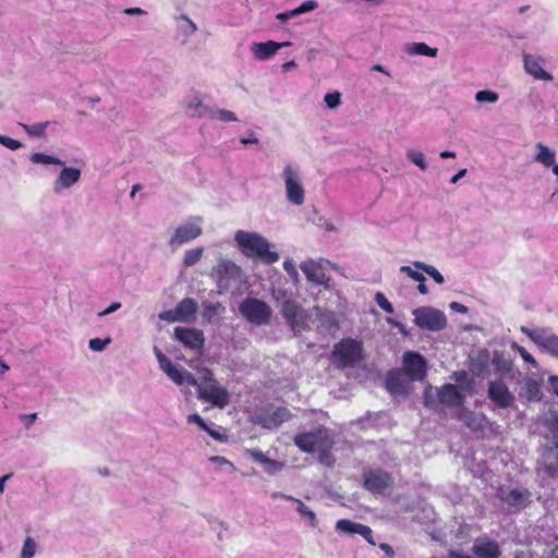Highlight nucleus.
Returning a JSON list of instances; mask_svg holds the SVG:
<instances>
[{"label": "nucleus", "instance_id": "nucleus-45", "mask_svg": "<svg viewBox=\"0 0 558 558\" xmlns=\"http://www.w3.org/2000/svg\"><path fill=\"white\" fill-rule=\"evenodd\" d=\"M187 423L197 424L203 430H206L213 438L219 439L220 435L208 426V424L198 414H191L187 416Z\"/></svg>", "mask_w": 558, "mask_h": 558}, {"label": "nucleus", "instance_id": "nucleus-8", "mask_svg": "<svg viewBox=\"0 0 558 558\" xmlns=\"http://www.w3.org/2000/svg\"><path fill=\"white\" fill-rule=\"evenodd\" d=\"M282 179L287 199L295 206H301L305 201V190L299 169L292 165H287L282 170Z\"/></svg>", "mask_w": 558, "mask_h": 558}, {"label": "nucleus", "instance_id": "nucleus-18", "mask_svg": "<svg viewBox=\"0 0 558 558\" xmlns=\"http://www.w3.org/2000/svg\"><path fill=\"white\" fill-rule=\"evenodd\" d=\"M403 366L412 380H422L425 377L426 363L421 354L407 352L403 356Z\"/></svg>", "mask_w": 558, "mask_h": 558}, {"label": "nucleus", "instance_id": "nucleus-41", "mask_svg": "<svg viewBox=\"0 0 558 558\" xmlns=\"http://www.w3.org/2000/svg\"><path fill=\"white\" fill-rule=\"evenodd\" d=\"M203 254H204L203 247H194V248L187 250L183 256V260H182L183 266L187 268V267H192V266L196 265L202 259Z\"/></svg>", "mask_w": 558, "mask_h": 558}, {"label": "nucleus", "instance_id": "nucleus-22", "mask_svg": "<svg viewBox=\"0 0 558 558\" xmlns=\"http://www.w3.org/2000/svg\"><path fill=\"white\" fill-rule=\"evenodd\" d=\"M541 464L547 474L551 476L558 474V441H553L551 446L543 449Z\"/></svg>", "mask_w": 558, "mask_h": 558}, {"label": "nucleus", "instance_id": "nucleus-17", "mask_svg": "<svg viewBox=\"0 0 558 558\" xmlns=\"http://www.w3.org/2000/svg\"><path fill=\"white\" fill-rule=\"evenodd\" d=\"M174 337L190 350L201 351L205 343L203 331L195 328L175 327Z\"/></svg>", "mask_w": 558, "mask_h": 558}, {"label": "nucleus", "instance_id": "nucleus-16", "mask_svg": "<svg viewBox=\"0 0 558 558\" xmlns=\"http://www.w3.org/2000/svg\"><path fill=\"white\" fill-rule=\"evenodd\" d=\"M487 396L489 400L500 409L510 408L515 399L508 387L500 380H493L489 383Z\"/></svg>", "mask_w": 558, "mask_h": 558}, {"label": "nucleus", "instance_id": "nucleus-40", "mask_svg": "<svg viewBox=\"0 0 558 558\" xmlns=\"http://www.w3.org/2000/svg\"><path fill=\"white\" fill-rule=\"evenodd\" d=\"M208 119L217 120L220 122H234L238 121L236 114L228 109L211 108V112Z\"/></svg>", "mask_w": 558, "mask_h": 558}, {"label": "nucleus", "instance_id": "nucleus-50", "mask_svg": "<svg viewBox=\"0 0 558 558\" xmlns=\"http://www.w3.org/2000/svg\"><path fill=\"white\" fill-rule=\"evenodd\" d=\"M375 301L377 305L385 311L386 313H393V306L392 304L387 300V298L381 292H377L375 294Z\"/></svg>", "mask_w": 558, "mask_h": 558}, {"label": "nucleus", "instance_id": "nucleus-56", "mask_svg": "<svg viewBox=\"0 0 558 558\" xmlns=\"http://www.w3.org/2000/svg\"><path fill=\"white\" fill-rule=\"evenodd\" d=\"M264 466L267 473L274 474L282 469V463L268 459V462Z\"/></svg>", "mask_w": 558, "mask_h": 558}, {"label": "nucleus", "instance_id": "nucleus-3", "mask_svg": "<svg viewBox=\"0 0 558 558\" xmlns=\"http://www.w3.org/2000/svg\"><path fill=\"white\" fill-rule=\"evenodd\" d=\"M204 220L201 216H191L179 223L168 240L169 246L174 251L203 234Z\"/></svg>", "mask_w": 558, "mask_h": 558}, {"label": "nucleus", "instance_id": "nucleus-49", "mask_svg": "<svg viewBox=\"0 0 558 558\" xmlns=\"http://www.w3.org/2000/svg\"><path fill=\"white\" fill-rule=\"evenodd\" d=\"M110 342H111L110 338H106V339L93 338L89 340L88 347L92 351L101 352L108 347V344Z\"/></svg>", "mask_w": 558, "mask_h": 558}, {"label": "nucleus", "instance_id": "nucleus-63", "mask_svg": "<svg viewBox=\"0 0 558 558\" xmlns=\"http://www.w3.org/2000/svg\"><path fill=\"white\" fill-rule=\"evenodd\" d=\"M218 308H219V304H211V303L205 304L204 305L205 315L208 317H211L213 315H215L217 313Z\"/></svg>", "mask_w": 558, "mask_h": 558}, {"label": "nucleus", "instance_id": "nucleus-19", "mask_svg": "<svg viewBox=\"0 0 558 558\" xmlns=\"http://www.w3.org/2000/svg\"><path fill=\"white\" fill-rule=\"evenodd\" d=\"M81 170L75 167H65L62 166L61 171L59 172V175L53 182V191L56 193H61L64 190H69L72 187L75 183H77L81 179Z\"/></svg>", "mask_w": 558, "mask_h": 558}, {"label": "nucleus", "instance_id": "nucleus-2", "mask_svg": "<svg viewBox=\"0 0 558 558\" xmlns=\"http://www.w3.org/2000/svg\"><path fill=\"white\" fill-rule=\"evenodd\" d=\"M234 241L241 253L246 257L259 258L268 264L276 263L279 259V254L269 250V242L259 233L238 230L234 234Z\"/></svg>", "mask_w": 558, "mask_h": 558}, {"label": "nucleus", "instance_id": "nucleus-64", "mask_svg": "<svg viewBox=\"0 0 558 558\" xmlns=\"http://www.w3.org/2000/svg\"><path fill=\"white\" fill-rule=\"evenodd\" d=\"M210 461L219 463L221 465L222 464L228 465L230 468V470H232V471L234 470V465L229 460H227L225 457L215 456V457L210 458Z\"/></svg>", "mask_w": 558, "mask_h": 558}, {"label": "nucleus", "instance_id": "nucleus-24", "mask_svg": "<svg viewBox=\"0 0 558 558\" xmlns=\"http://www.w3.org/2000/svg\"><path fill=\"white\" fill-rule=\"evenodd\" d=\"M473 551L478 558H499L501 554L498 543L488 538L476 539Z\"/></svg>", "mask_w": 558, "mask_h": 558}, {"label": "nucleus", "instance_id": "nucleus-29", "mask_svg": "<svg viewBox=\"0 0 558 558\" xmlns=\"http://www.w3.org/2000/svg\"><path fill=\"white\" fill-rule=\"evenodd\" d=\"M175 307L178 310L181 323H191L195 319L198 305L194 299L185 298L179 302Z\"/></svg>", "mask_w": 558, "mask_h": 558}, {"label": "nucleus", "instance_id": "nucleus-30", "mask_svg": "<svg viewBox=\"0 0 558 558\" xmlns=\"http://www.w3.org/2000/svg\"><path fill=\"white\" fill-rule=\"evenodd\" d=\"M167 376L177 385L182 386L187 384L190 386L196 387L198 386L197 379L186 371L184 367L180 365H174L172 369L167 374Z\"/></svg>", "mask_w": 558, "mask_h": 558}, {"label": "nucleus", "instance_id": "nucleus-35", "mask_svg": "<svg viewBox=\"0 0 558 558\" xmlns=\"http://www.w3.org/2000/svg\"><path fill=\"white\" fill-rule=\"evenodd\" d=\"M407 51L410 54L426 56V57H430V58L437 57V53H438L437 48H432L428 45H426L425 43L410 44L407 47Z\"/></svg>", "mask_w": 558, "mask_h": 558}, {"label": "nucleus", "instance_id": "nucleus-27", "mask_svg": "<svg viewBox=\"0 0 558 558\" xmlns=\"http://www.w3.org/2000/svg\"><path fill=\"white\" fill-rule=\"evenodd\" d=\"M216 272L221 286L223 280L238 279L241 275V269L229 259H220L216 266Z\"/></svg>", "mask_w": 558, "mask_h": 558}, {"label": "nucleus", "instance_id": "nucleus-5", "mask_svg": "<svg viewBox=\"0 0 558 558\" xmlns=\"http://www.w3.org/2000/svg\"><path fill=\"white\" fill-rule=\"evenodd\" d=\"M363 357V345L360 341L345 338L338 342L332 351V360L340 368L355 366Z\"/></svg>", "mask_w": 558, "mask_h": 558}, {"label": "nucleus", "instance_id": "nucleus-51", "mask_svg": "<svg viewBox=\"0 0 558 558\" xmlns=\"http://www.w3.org/2000/svg\"><path fill=\"white\" fill-rule=\"evenodd\" d=\"M513 348L519 352L524 362H526L534 368L538 366V363L534 359V356L531 353H529L523 347L514 343Z\"/></svg>", "mask_w": 558, "mask_h": 558}, {"label": "nucleus", "instance_id": "nucleus-42", "mask_svg": "<svg viewBox=\"0 0 558 558\" xmlns=\"http://www.w3.org/2000/svg\"><path fill=\"white\" fill-rule=\"evenodd\" d=\"M551 441H558V412L550 411L545 421Z\"/></svg>", "mask_w": 558, "mask_h": 558}, {"label": "nucleus", "instance_id": "nucleus-37", "mask_svg": "<svg viewBox=\"0 0 558 558\" xmlns=\"http://www.w3.org/2000/svg\"><path fill=\"white\" fill-rule=\"evenodd\" d=\"M386 387L391 393H402L404 386L401 383V374L399 372H390L386 379Z\"/></svg>", "mask_w": 558, "mask_h": 558}, {"label": "nucleus", "instance_id": "nucleus-14", "mask_svg": "<svg viewBox=\"0 0 558 558\" xmlns=\"http://www.w3.org/2000/svg\"><path fill=\"white\" fill-rule=\"evenodd\" d=\"M281 314L294 333L301 332L306 325V313L301 305L291 299L283 301Z\"/></svg>", "mask_w": 558, "mask_h": 558}, {"label": "nucleus", "instance_id": "nucleus-34", "mask_svg": "<svg viewBox=\"0 0 558 558\" xmlns=\"http://www.w3.org/2000/svg\"><path fill=\"white\" fill-rule=\"evenodd\" d=\"M538 151L535 156V160L542 163L546 168H554L556 163V154L554 150L549 149L547 146L543 144L537 145Z\"/></svg>", "mask_w": 558, "mask_h": 558}, {"label": "nucleus", "instance_id": "nucleus-48", "mask_svg": "<svg viewBox=\"0 0 558 558\" xmlns=\"http://www.w3.org/2000/svg\"><path fill=\"white\" fill-rule=\"evenodd\" d=\"M324 101L329 109H336L341 104V94L339 92L327 93Z\"/></svg>", "mask_w": 558, "mask_h": 558}, {"label": "nucleus", "instance_id": "nucleus-23", "mask_svg": "<svg viewBox=\"0 0 558 558\" xmlns=\"http://www.w3.org/2000/svg\"><path fill=\"white\" fill-rule=\"evenodd\" d=\"M291 43H276L272 40L266 43H254L252 45V52L257 60L264 61L274 56L280 48L290 46Z\"/></svg>", "mask_w": 558, "mask_h": 558}, {"label": "nucleus", "instance_id": "nucleus-58", "mask_svg": "<svg viewBox=\"0 0 558 558\" xmlns=\"http://www.w3.org/2000/svg\"><path fill=\"white\" fill-rule=\"evenodd\" d=\"M159 366L161 371L167 375L172 367L175 365L173 364L166 355L162 356L160 360H158Z\"/></svg>", "mask_w": 558, "mask_h": 558}, {"label": "nucleus", "instance_id": "nucleus-20", "mask_svg": "<svg viewBox=\"0 0 558 558\" xmlns=\"http://www.w3.org/2000/svg\"><path fill=\"white\" fill-rule=\"evenodd\" d=\"M336 530L341 533L347 534H359L363 536L371 545H375V542L373 539V532L372 529L367 525L353 522L348 519H341L338 520L336 523Z\"/></svg>", "mask_w": 558, "mask_h": 558}, {"label": "nucleus", "instance_id": "nucleus-1", "mask_svg": "<svg viewBox=\"0 0 558 558\" xmlns=\"http://www.w3.org/2000/svg\"><path fill=\"white\" fill-rule=\"evenodd\" d=\"M294 444L303 452L316 453L319 461L327 465H331L335 461L330 454L333 439L327 428H316L314 430L300 433L294 437Z\"/></svg>", "mask_w": 558, "mask_h": 558}, {"label": "nucleus", "instance_id": "nucleus-31", "mask_svg": "<svg viewBox=\"0 0 558 558\" xmlns=\"http://www.w3.org/2000/svg\"><path fill=\"white\" fill-rule=\"evenodd\" d=\"M490 364L499 376H505L512 371V362L498 351H495L493 357H490Z\"/></svg>", "mask_w": 558, "mask_h": 558}, {"label": "nucleus", "instance_id": "nucleus-39", "mask_svg": "<svg viewBox=\"0 0 558 558\" xmlns=\"http://www.w3.org/2000/svg\"><path fill=\"white\" fill-rule=\"evenodd\" d=\"M29 160L33 163L56 165V166H64L65 165V161H63L62 159H60L56 156L47 155V154H43V153H34L31 156Z\"/></svg>", "mask_w": 558, "mask_h": 558}, {"label": "nucleus", "instance_id": "nucleus-57", "mask_svg": "<svg viewBox=\"0 0 558 558\" xmlns=\"http://www.w3.org/2000/svg\"><path fill=\"white\" fill-rule=\"evenodd\" d=\"M250 456L254 459V461L265 465L267 462H268V459L264 452L259 451V450H256V449H252L248 451Z\"/></svg>", "mask_w": 558, "mask_h": 558}, {"label": "nucleus", "instance_id": "nucleus-46", "mask_svg": "<svg viewBox=\"0 0 558 558\" xmlns=\"http://www.w3.org/2000/svg\"><path fill=\"white\" fill-rule=\"evenodd\" d=\"M499 99V95L496 92L484 89L478 90L475 94V100L477 102L495 104Z\"/></svg>", "mask_w": 558, "mask_h": 558}, {"label": "nucleus", "instance_id": "nucleus-38", "mask_svg": "<svg viewBox=\"0 0 558 558\" xmlns=\"http://www.w3.org/2000/svg\"><path fill=\"white\" fill-rule=\"evenodd\" d=\"M413 266L416 269L422 270L426 275L432 277L435 280V282H437L438 284H442L445 282L444 276L433 265H428V264H425L423 262H417L416 260V262H413Z\"/></svg>", "mask_w": 558, "mask_h": 558}, {"label": "nucleus", "instance_id": "nucleus-55", "mask_svg": "<svg viewBox=\"0 0 558 558\" xmlns=\"http://www.w3.org/2000/svg\"><path fill=\"white\" fill-rule=\"evenodd\" d=\"M283 268L291 278H293L294 280H298L299 272H298L296 267L292 260H290V259L284 260Z\"/></svg>", "mask_w": 558, "mask_h": 558}, {"label": "nucleus", "instance_id": "nucleus-4", "mask_svg": "<svg viewBox=\"0 0 558 558\" xmlns=\"http://www.w3.org/2000/svg\"><path fill=\"white\" fill-rule=\"evenodd\" d=\"M524 333L542 352L558 360V335L550 327H521Z\"/></svg>", "mask_w": 558, "mask_h": 558}, {"label": "nucleus", "instance_id": "nucleus-11", "mask_svg": "<svg viewBox=\"0 0 558 558\" xmlns=\"http://www.w3.org/2000/svg\"><path fill=\"white\" fill-rule=\"evenodd\" d=\"M392 485V476L381 469H368L363 472V486L372 494L383 495Z\"/></svg>", "mask_w": 558, "mask_h": 558}, {"label": "nucleus", "instance_id": "nucleus-15", "mask_svg": "<svg viewBox=\"0 0 558 558\" xmlns=\"http://www.w3.org/2000/svg\"><path fill=\"white\" fill-rule=\"evenodd\" d=\"M524 71L537 81L551 82L554 76L544 69L546 59L538 53L522 52Z\"/></svg>", "mask_w": 558, "mask_h": 558}, {"label": "nucleus", "instance_id": "nucleus-28", "mask_svg": "<svg viewBox=\"0 0 558 558\" xmlns=\"http://www.w3.org/2000/svg\"><path fill=\"white\" fill-rule=\"evenodd\" d=\"M500 498L509 507L522 508L527 501L529 493L524 489L514 488L508 492H501Z\"/></svg>", "mask_w": 558, "mask_h": 558}, {"label": "nucleus", "instance_id": "nucleus-44", "mask_svg": "<svg viewBox=\"0 0 558 558\" xmlns=\"http://www.w3.org/2000/svg\"><path fill=\"white\" fill-rule=\"evenodd\" d=\"M317 7H318V4H317L316 1L307 0V1L303 2L301 5H299L298 8L293 9V10H290V11H287L288 19L290 20V19L295 17V16H298L300 14L314 11Z\"/></svg>", "mask_w": 558, "mask_h": 558}, {"label": "nucleus", "instance_id": "nucleus-54", "mask_svg": "<svg viewBox=\"0 0 558 558\" xmlns=\"http://www.w3.org/2000/svg\"><path fill=\"white\" fill-rule=\"evenodd\" d=\"M400 271L408 275L410 278L417 281L418 283L422 281H426V278L422 272L413 270L410 266H401Z\"/></svg>", "mask_w": 558, "mask_h": 558}, {"label": "nucleus", "instance_id": "nucleus-21", "mask_svg": "<svg viewBox=\"0 0 558 558\" xmlns=\"http://www.w3.org/2000/svg\"><path fill=\"white\" fill-rule=\"evenodd\" d=\"M436 396L438 402L446 405H462L464 402V395L452 384H446L440 389H436Z\"/></svg>", "mask_w": 558, "mask_h": 558}, {"label": "nucleus", "instance_id": "nucleus-32", "mask_svg": "<svg viewBox=\"0 0 558 558\" xmlns=\"http://www.w3.org/2000/svg\"><path fill=\"white\" fill-rule=\"evenodd\" d=\"M19 126L23 128L26 131L27 135L31 137H45L48 135L46 130L54 129L56 126H58V123L49 121L39 122L32 125L20 123Z\"/></svg>", "mask_w": 558, "mask_h": 558}, {"label": "nucleus", "instance_id": "nucleus-43", "mask_svg": "<svg viewBox=\"0 0 558 558\" xmlns=\"http://www.w3.org/2000/svg\"><path fill=\"white\" fill-rule=\"evenodd\" d=\"M37 547L38 545L33 537H26L21 549L20 558H34L37 553Z\"/></svg>", "mask_w": 558, "mask_h": 558}, {"label": "nucleus", "instance_id": "nucleus-52", "mask_svg": "<svg viewBox=\"0 0 558 558\" xmlns=\"http://www.w3.org/2000/svg\"><path fill=\"white\" fill-rule=\"evenodd\" d=\"M158 317H159V319L168 322V323L180 322V316H179L177 307H174L172 310L160 312Z\"/></svg>", "mask_w": 558, "mask_h": 558}, {"label": "nucleus", "instance_id": "nucleus-6", "mask_svg": "<svg viewBox=\"0 0 558 558\" xmlns=\"http://www.w3.org/2000/svg\"><path fill=\"white\" fill-rule=\"evenodd\" d=\"M239 312L248 323L256 326L268 325L272 316L271 307L256 298L243 300L239 305Z\"/></svg>", "mask_w": 558, "mask_h": 558}, {"label": "nucleus", "instance_id": "nucleus-36", "mask_svg": "<svg viewBox=\"0 0 558 558\" xmlns=\"http://www.w3.org/2000/svg\"><path fill=\"white\" fill-rule=\"evenodd\" d=\"M178 31L187 38L196 33L197 26L187 15L183 14L178 17Z\"/></svg>", "mask_w": 558, "mask_h": 558}, {"label": "nucleus", "instance_id": "nucleus-13", "mask_svg": "<svg viewBox=\"0 0 558 558\" xmlns=\"http://www.w3.org/2000/svg\"><path fill=\"white\" fill-rule=\"evenodd\" d=\"M182 106L185 114L191 118H209L213 108L208 97L197 92L185 96Z\"/></svg>", "mask_w": 558, "mask_h": 558}, {"label": "nucleus", "instance_id": "nucleus-47", "mask_svg": "<svg viewBox=\"0 0 558 558\" xmlns=\"http://www.w3.org/2000/svg\"><path fill=\"white\" fill-rule=\"evenodd\" d=\"M409 159L416 165L420 169L426 170L427 163L425 161L424 155L417 150H409L408 151Z\"/></svg>", "mask_w": 558, "mask_h": 558}, {"label": "nucleus", "instance_id": "nucleus-26", "mask_svg": "<svg viewBox=\"0 0 558 558\" xmlns=\"http://www.w3.org/2000/svg\"><path fill=\"white\" fill-rule=\"evenodd\" d=\"M275 497H279L284 500H290V501L295 502L296 511L307 522V524L312 527H316L318 525V521H317L315 512L313 510H311L302 500L294 498L290 495L282 494V493L276 494Z\"/></svg>", "mask_w": 558, "mask_h": 558}, {"label": "nucleus", "instance_id": "nucleus-25", "mask_svg": "<svg viewBox=\"0 0 558 558\" xmlns=\"http://www.w3.org/2000/svg\"><path fill=\"white\" fill-rule=\"evenodd\" d=\"M490 354L487 350H481L471 360L470 369L478 377H485L489 374Z\"/></svg>", "mask_w": 558, "mask_h": 558}, {"label": "nucleus", "instance_id": "nucleus-61", "mask_svg": "<svg viewBox=\"0 0 558 558\" xmlns=\"http://www.w3.org/2000/svg\"><path fill=\"white\" fill-rule=\"evenodd\" d=\"M121 303L120 302H113L111 303L106 310L101 311L98 313V316L99 317H104V316H107L116 311H118L119 308H121Z\"/></svg>", "mask_w": 558, "mask_h": 558}, {"label": "nucleus", "instance_id": "nucleus-53", "mask_svg": "<svg viewBox=\"0 0 558 558\" xmlns=\"http://www.w3.org/2000/svg\"><path fill=\"white\" fill-rule=\"evenodd\" d=\"M438 398L436 396V389L433 387H428L424 392V402L425 405L429 408H435L437 405Z\"/></svg>", "mask_w": 558, "mask_h": 558}, {"label": "nucleus", "instance_id": "nucleus-10", "mask_svg": "<svg viewBox=\"0 0 558 558\" xmlns=\"http://www.w3.org/2000/svg\"><path fill=\"white\" fill-rule=\"evenodd\" d=\"M291 417L290 411L284 407H268L260 409L253 416V422L267 429L278 428Z\"/></svg>", "mask_w": 558, "mask_h": 558}, {"label": "nucleus", "instance_id": "nucleus-9", "mask_svg": "<svg viewBox=\"0 0 558 558\" xmlns=\"http://www.w3.org/2000/svg\"><path fill=\"white\" fill-rule=\"evenodd\" d=\"M414 323L422 329L439 331L446 327L447 318L444 312L428 306H422L413 311Z\"/></svg>", "mask_w": 558, "mask_h": 558}, {"label": "nucleus", "instance_id": "nucleus-33", "mask_svg": "<svg viewBox=\"0 0 558 558\" xmlns=\"http://www.w3.org/2000/svg\"><path fill=\"white\" fill-rule=\"evenodd\" d=\"M459 420L469 428L477 430L483 427L485 417L481 414L463 409L460 412Z\"/></svg>", "mask_w": 558, "mask_h": 558}, {"label": "nucleus", "instance_id": "nucleus-7", "mask_svg": "<svg viewBox=\"0 0 558 558\" xmlns=\"http://www.w3.org/2000/svg\"><path fill=\"white\" fill-rule=\"evenodd\" d=\"M198 389V398L218 408H225L229 403L230 395L213 378L209 371L203 377V383L196 386Z\"/></svg>", "mask_w": 558, "mask_h": 558}, {"label": "nucleus", "instance_id": "nucleus-60", "mask_svg": "<svg viewBox=\"0 0 558 558\" xmlns=\"http://www.w3.org/2000/svg\"><path fill=\"white\" fill-rule=\"evenodd\" d=\"M20 420L24 423L26 428H29L37 420V413L21 414Z\"/></svg>", "mask_w": 558, "mask_h": 558}, {"label": "nucleus", "instance_id": "nucleus-59", "mask_svg": "<svg viewBox=\"0 0 558 558\" xmlns=\"http://www.w3.org/2000/svg\"><path fill=\"white\" fill-rule=\"evenodd\" d=\"M159 366L161 371L167 375L172 367L175 365L173 364L166 355L162 356L160 360H158Z\"/></svg>", "mask_w": 558, "mask_h": 558}, {"label": "nucleus", "instance_id": "nucleus-62", "mask_svg": "<svg viewBox=\"0 0 558 558\" xmlns=\"http://www.w3.org/2000/svg\"><path fill=\"white\" fill-rule=\"evenodd\" d=\"M548 384L550 386L551 392L558 397V375L549 376Z\"/></svg>", "mask_w": 558, "mask_h": 558}, {"label": "nucleus", "instance_id": "nucleus-12", "mask_svg": "<svg viewBox=\"0 0 558 558\" xmlns=\"http://www.w3.org/2000/svg\"><path fill=\"white\" fill-rule=\"evenodd\" d=\"M329 266H331L329 260L320 258L318 260H304L301 263L300 268L308 281L328 287L330 278L326 271Z\"/></svg>", "mask_w": 558, "mask_h": 558}]
</instances>
